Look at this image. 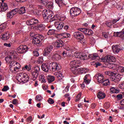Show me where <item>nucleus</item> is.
<instances>
[{"label": "nucleus", "mask_w": 124, "mask_h": 124, "mask_svg": "<svg viewBox=\"0 0 124 124\" xmlns=\"http://www.w3.org/2000/svg\"><path fill=\"white\" fill-rule=\"evenodd\" d=\"M65 49L66 51H64L62 53V55L63 57H67V56H70L73 53H75L74 56L75 58L77 59H79V60L81 61H85L88 59V56L85 53L76 52L77 48L74 46H68L65 47Z\"/></svg>", "instance_id": "1"}, {"label": "nucleus", "mask_w": 124, "mask_h": 124, "mask_svg": "<svg viewBox=\"0 0 124 124\" xmlns=\"http://www.w3.org/2000/svg\"><path fill=\"white\" fill-rule=\"evenodd\" d=\"M43 17L47 23L53 22L54 20H58L59 21H64L65 20V16H59L58 15L54 16V18L53 17V12L50 10H44L42 12Z\"/></svg>", "instance_id": "2"}, {"label": "nucleus", "mask_w": 124, "mask_h": 124, "mask_svg": "<svg viewBox=\"0 0 124 124\" xmlns=\"http://www.w3.org/2000/svg\"><path fill=\"white\" fill-rule=\"evenodd\" d=\"M42 69L45 72L50 71H58L62 69L61 65L57 62H53L49 63L48 65L46 63H44L41 65Z\"/></svg>", "instance_id": "3"}, {"label": "nucleus", "mask_w": 124, "mask_h": 124, "mask_svg": "<svg viewBox=\"0 0 124 124\" xmlns=\"http://www.w3.org/2000/svg\"><path fill=\"white\" fill-rule=\"evenodd\" d=\"M29 8L30 10L32 11L35 16H36V17H39V16H40V13L39 11H42L41 10L43 9V6L30 4L29 5Z\"/></svg>", "instance_id": "4"}, {"label": "nucleus", "mask_w": 124, "mask_h": 124, "mask_svg": "<svg viewBox=\"0 0 124 124\" xmlns=\"http://www.w3.org/2000/svg\"><path fill=\"white\" fill-rule=\"evenodd\" d=\"M16 79L20 83H25L29 81V78L27 74L22 73L17 76Z\"/></svg>", "instance_id": "5"}, {"label": "nucleus", "mask_w": 124, "mask_h": 124, "mask_svg": "<svg viewBox=\"0 0 124 124\" xmlns=\"http://www.w3.org/2000/svg\"><path fill=\"white\" fill-rule=\"evenodd\" d=\"M18 54L15 51H12L10 56L5 57V60L7 63H10L14 59H17Z\"/></svg>", "instance_id": "6"}, {"label": "nucleus", "mask_w": 124, "mask_h": 124, "mask_svg": "<svg viewBox=\"0 0 124 124\" xmlns=\"http://www.w3.org/2000/svg\"><path fill=\"white\" fill-rule=\"evenodd\" d=\"M40 72V67L38 66H36L34 67V71L32 73L31 79L33 81L36 80L38 74Z\"/></svg>", "instance_id": "7"}, {"label": "nucleus", "mask_w": 124, "mask_h": 124, "mask_svg": "<svg viewBox=\"0 0 124 124\" xmlns=\"http://www.w3.org/2000/svg\"><path fill=\"white\" fill-rule=\"evenodd\" d=\"M70 14L71 16H78L81 14V9L78 7H73L70 10Z\"/></svg>", "instance_id": "8"}, {"label": "nucleus", "mask_w": 124, "mask_h": 124, "mask_svg": "<svg viewBox=\"0 0 124 124\" xmlns=\"http://www.w3.org/2000/svg\"><path fill=\"white\" fill-rule=\"evenodd\" d=\"M17 52L19 53V54H24L25 53H27L28 50H29V47L26 45H20L17 48Z\"/></svg>", "instance_id": "9"}, {"label": "nucleus", "mask_w": 124, "mask_h": 124, "mask_svg": "<svg viewBox=\"0 0 124 124\" xmlns=\"http://www.w3.org/2000/svg\"><path fill=\"white\" fill-rule=\"evenodd\" d=\"M49 60H55V61H60L62 59V56L59 54H51L47 57Z\"/></svg>", "instance_id": "10"}, {"label": "nucleus", "mask_w": 124, "mask_h": 124, "mask_svg": "<svg viewBox=\"0 0 124 124\" xmlns=\"http://www.w3.org/2000/svg\"><path fill=\"white\" fill-rule=\"evenodd\" d=\"M73 35L75 38L78 40H82V39H84V34L79 31L74 32Z\"/></svg>", "instance_id": "11"}, {"label": "nucleus", "mask_w": 124, "mask_h": 124, "mask_svg": "<svg viewBox=\"0 0 124 124\" xmlns=\"http://www.w3.org/2000/svg\"><path fill=\"white\" fill-rule=\"evenodd\" d=\"M8 9V5L7 3L4 2V0H2V2L0 5V12H5Z\"/></svg>", "instance_id": "12"}, {"label": "nucleus", "mask_w": 124, "mask_h": 124, "mask_svg": "<svg viewBox=\"0 0 124 124\" xmlns=\"http://www.w3.org/2000/svg\"><path fill=\"white\" fill-rule=\"evenodd\" d=\"M112 49L114 54H118L121 50H124V47H120V46L118 45H116L112 46Z\"/></svg>", "instance_id": "13"}, {"label": "nucleus", "mask_w": 124, "mask_h": 124, "mask_svg": "<svg viewBox=\"0 0 124 124\" xmlns=\"http://www.w3.org/2000/svg\"><path fill=\"white\" fill-rule=\"evenodd\" d=\"M71 68H78L80 66V62L76 60L72 61L70 63Z\"/></svg>", "instance_id": "14"}, {"label": "nucleus", "mask_w": 124, "mask_h": 124, "mask_svg": "<svg viewBox=\"0 0 124 124\" xmlns=\"http://www.w3.org/2000/svg\"><path fill=\"white\" fill-rule=\"evenodd\" d=\"M38 23V19L36 18H32L31 19L28 20L26 22V24L28 26H32V25H35Z\"/></svg>", "instance_id": "15"}, {"label": "nucleus", "mask_w": 124, "mask_h": 124, "mask_svg": "<svg viewBox=\"0 0 124 124\" xmlns=\"http://www.w3.org/2000/svg\"><path fill=\"white\" fill-rule=\"evenodd\" d=\"M55 27L58 31H61L64 26V23L63 22H55Z\"/></svg>", "instance_id": "16"}, {"label": "nucleus", "mask_w": 124, "mask_h": 124, "mask_svg": "<svg viewBox=\"0 0 124 124\" xmlns=\"http://www.w3.org/2000/svg\"><path fill=\"white\" fill-rule=\"evenodd\" d=\"M16 13L19 14H24L26 13V8L25 7H21L20 8H15Z\"/></svg>", "instance_id": "17"}, {"label": "nucleus", "mask_w": 124, "mask_h": 124, "mask_svg": "<svg viewBox=\"0 0 124 124\" xmlns=\"http://www.w3.org/2000/svg\"><path fill=\"white\" fill-rule=\"evenodd\" d=\"M16 14H17L16 13V11L15 10V9H14L12 10L11 11L8 12L7 13V17L9 19H11L13 18L14 15H16Z\"/></svg>", "instance_id": "18"}, {"label": "nucleus", "mask_w": 124, "mask_h": 124, "mask_svg": "<svg viewBox=\"0 0 124 124\" xmlns=\"http://www.w3.org/2000/svg\"><path fill=\"white\" fill-rule=\"evenodd\" d=\"M32 42L33 44H39V43L41 42V39H40V37H39V36H34Z\"/></svg>", "instance_id": "19"}, {"label": "nucleus", "mask_w": 124, "mask_h": 124, "mask_svg": "<svg viewBox=\"0 0 124 124\" xmlns=\"http://www.w3.org/2000/svg\"><path fill=\"white\" fill-rule=\"evenodd\" d=\"M52 50H53V46H47L46 49H45V53L44 54V56L47 57L49 54L52 52Z\"/></svg>", "instance_id": "20"}, {"label": "nucleus", "mask_w": 124, "mask_h": 124, "mask_svg": "<svg viewBox=\"0 0 124 124\" xmlns=\"http://www.w3.org/2000/svg\"><path fill=\"white\" fill-rule=\"evenodd\" d=\"M121 79H122V76L120 74L111 77V80L113 82H119V81H121Z\"/></svg>", "instance_id": "21"}, {"label": "nucleus", "mask_w": 124, "mask_h": 124, "mask_svg": "<svg viewBox=\"0 0 124 124\" xmlns=\"http://www.w3.org/2000/svg\"><path fill=\"white\" fill-rule=\"evenodd\" d=\"M95 77H96L97 81L100 84L102 83V82H103L104 80V78L103 77V75L101 74H98V75H95Z\"/></svg>", "instance_id": "22"}, {"label": "nucleus", "mask_w": 124, "mask_h": 124, "mask_svg": "<svg viewBox=\"0 0 124 124\" xmlns=\"http://www.w3.org/2000/svg\"><path fill=\"white\" fill-rule=\"evenodd\" d=\"M116 61V58L114 56L111 55H108L107 56V62H115Z\"/></svg>", "instance_id": "23"}, {"label": "nucleus", "mask_w": 124, "mask_h": 124, "mask_svg": "<svg viewBox=\"0 0 124 124\" xmlns=\"http://www.w3.org/2000/svg\"><path fill=\"white\" fill-rule=\"evenodd\" d=\"M54 46L57 48L62 47V41L61 40H57L54 43Z\"/></svg>", "instance_id": "24"}, {"label": "nucleus", "mask_w": 124, "mask_h": 124, "mask_svg": "<svg viewBox=\"0 0 124 124\" xmlns=\"http://www.w3.org/2000/svg\"><path fill=\"white\" fill-rule=\"evenodd\" d=\"M108 68L117 70L119 65H118L115 63H110L108 64Z\"/></svg>", "instance_id": "25"}, {"label": "nucleus", "mask_w": 124, "mask_h": 124, "mask_svg": "<svg viewBox=\"0 0 124 124\" xmlns=\"http://www.w3.org/2000/svg\"><path fill=\"white\" fill-rule=\"evenodd\" d=\"M97 96L99 99H103V98H105L106 95L104 93L100 91L98 93Z\"/></svg>", "instance_id": "26"}, {"label": "nucleus", "mask_w": 124, "mask_h": 124, "mask_svg": "<svg viewBox=\"0 0 124 124\" xmlns=\"http://www.w3.org/2000/svg\"><path fill=\"white\" fill-rule=\"evenodd\" d=\"M89 58L93 61L94 60H98L99 59V56H98L97 53H93V54H90Z\"/></svg>", "instance_id": "27"}, {"label": "nucleus", "mask_w": 124, "mask_h": 124, "mask_svg": "<svg viewBox=\"0 0 124 124\" xmlns=\"http://www.w3.org/2000/svg\"><path fill=\"white\" fill-rule=\"evenodd\" d=\"M9 32H7L6 33H5V34H3L2 35V39L3 40H7V39H9L10 36H9Z\"/></svg>", "instance_id": "28"}, {"label": "nucleus", "mask_w": 124, "mask_h": 124, "mask_svg": "<svg viewBox=\"0 0 124 124\" xmlns=\"http://www.w3.org/2000/svg\"><path fill=\"white\" fill-rule=\"evenodd\" d=\"M116 36L124 39V28L121 31L116 32Z\"/></svg>", "instance_id": "29"}, {"label": "nucleus", "mask_w": 124, "mask_h": 124, "mask_svg": "<svg viewBox=\"0 0 124 124\" xmlns=\"http://www.w3.org/2000/svg\"><path fill=\"white\" fill-rule=\"evenodd\" d=\"M60 35H61L62 38H68V37H70V34L65 32L61 33L60 34Z\"/></svg>", "instance_id": "30"}, {"label": "nucleus", "mask_w": 124, "mask_h": 124, "mask_svg": "<svg viewBox=\"0 0 124 124\" xmlns=\"http://www.w3.org/2000/svg\"><path fill=\"white\" fill-rule=\"evenodd\" d=\"M47 80L48 83H52L55 80V77L54 76L48 75L47 76Z\"/></svg>", "instance_id": "31"}, {"label": "nucleus", "mask_w": 124, "mask_h": 124, "mask_svg": "<svg viewBox=\"0 0 124 124\" xmlns=\"http://www.w3.org/2000/svg\"><path fill=\"white\" fill-rule=\"evenodd\" d=\"M116 70L118 73H124V67L122 66H118Z\"/></svg>", "instance_id": "32"}, {"label": "nucleus", "mask_w": 124, "mask_h": 124, "mask_svg": "<svg viewBox=\"0 0 124 124\" xmlns=\"http://www.w3.org/2000/svg\"><path fill=\"white\" fill-rule=\"evenodd\" d=\"M79 70V74H82V73H87L89 70L88 69H85L83 68H80Z\"/></svg>", "instance_id": "33"}, {"label": "nucleus", "mask_w": 124, "mask_h": 124, "mask_svg": "<svg viewBox=\"0 0 124 124\" xmlns=\"http://www.w3.org/2000/svg\"><path fill=\"white\" fill-rule=\"evenodd\" d=\"M110 92L113 93H119L120 90L115 87H112L110 88Z\"/></svg>", "instance_id": "34"}, {"label": "nucleus", "mask_w": 124, "mask_h": 124, "mask_svg": "<svg viewBox=\"0 0 124 124\" xmlns=\"http://www.w3.org/2000/svg\"><path fill=\"white\" fill-rule=\"evenodd\" d=\"M79 68L77 69V68H71V71H72L73 73L76 74V75L79 74Z\"/></svg>", "instance_id": "35"}, {"label": "nucleus", "mask_w": 124, "mask_h": 124, "mask_svg": "<svg viewBox=\"0 0 124 124\" xmlns=\"http://www.w3.org/2000/svg\"><path fill=\"white\" fill-rule=\"evenodd\" d=\"M44 29H45V25L44 24H40L37 27V30H38L40 31H43Z\"/></svg>", "instance_id": "36"}, {"label": "nucleus", "mask_w": 124, "mask_h": 124, "mask_svg": "<svg viewBox=\"0 0 124 124\" xmlns=\"http://www.w3.org/2000/svg\"><path fill=\"white\" fill-rule=\"evenodd\" d=\"M40 81L42 82V83H46V79H45V76L43 75H41L39 76Z\"/></svg>", "instance_id": "37"}, {"label": "nucleus", "mask_w": 124, "mask_h": 124, "mask_svg": "<svg viewBox=\"0 0 124 124\" xmlns=\"http://www.w3.org/2000/svg\"><path fill=\"white\" fill-rule=\"evenodd\" d=\"M78 30L79 31L83 32V33H84V34H86L87 35V32L88 31V29H87L86 28H78Z\"/></svg>", "instance_id": "38"}, {"label": "nucleus", "mask_w": 124, "mask_h": 124, "mask_svg": "<svg viewBox=\"0 0 124 124\" xmlns=\"http://www.w3.org/2000/svg\"><path fill=\"white\" fill-rule=\"evenodd\" d=\"M102 83L104 86H108V85H109L110 84V80H109L108 79L105 80L104 79V81H103Z\"/></svg>", "instance_id": "39"}, {"label": "nucleus", "mask_w": 124, "mask_h": 124, "mask_svg": "<svg viewBox=\"0 0 124 124\" xmlns=\"http://www.w3.org/2000/svg\"><path fill=\"white\" fill-rule=\"evenodd\" d=\"M42 99H43V97L40 94L36 95L35 98V100H36V101H41Z\"/></svg>", "instance_id": "40"}, {"label": "nucleus", "mask_w": 124, "mask_h": 124, "mask_svg": "<svg viewBox=\"0 0 124 124\" xmlns=\"http://www.w3.org/2000/svg\"><path fill=\"white\" fill-rule=\"evenodd\" d=\"M55 1L60 7L63 4V0H55Z\"/></svg>", "instance_id": "41"}, {"label": "nucleus", "mask_w": 124, "mask_h": 124, "mask_svg": "<svg viewBox=\"0 0 124 124\" xmlns=\"http://www.w3.org/2000/svg\"><path fill=\"white\" fill-rule=\"evenodd\" d=\"M56 77L57 78H60V79H62L63 78V75L61 72H59L56 74Z\"/></svg>", "instance_id": "42"}, {"label": "nucleus", "mask_w": 124, "mask_h": 124, "mask_svg": "<svg viewBox=\"0 0 124 124\" xmlns=\"http://www.w3.org/2000/svg\"><path fill=\"white\" fill-rule=\"evenodd\" d=\"M55 32H56V30L54 29H50L47 32V34L48 35H51L52 34H54Z\"/></svg>", "instance_id": "43"}, {"label": "nucleus", "mask_w": 124, "mask_h": 124, "mask_svg": "<svg viewBox=\"0 0 124 124\" xmlns=\"http://www.w3.org/2000/svg\"><path fill=\"white\" fill-rule=\"evenodd\" d=\"M21 68V65H20V63L16 62V64L15 67H14V70L15 71H17V69H19Z\"/></svg>", "instance_id": "44"}, {"label": "nucleus", "mask_w": 124, "mask_h": 124, "mask_svg": "<svg viewBox=\"0 0 124 124\" xmlns=\"http://www.w3.org/2000/svg\"><path fill=\"white\" fill-rule=\"evenodd\" d=\"M17 63V62L12 61L10 63V66H11L10 68L11 67H13V66H16V64Z\"/></svg>", "instance_id": "45"}, {"label": "nucleus", "mask_w": 124, "mask_h": 124, "mask_svg": "<svg viewBox=\"0 0 124 124\" xmlns=\"http://www.w3.org/2000/svg\"><path fill=\"white\" fill-rule=\"evenodd\" d=\"M93 34V31L91 29H87V32L86 33V35H92Z\"/></svg>", "instance_id": "46"}, {"label": "nucleus", "mask_w": 124, "mask_h": 124, "mask_svg": "<svg viewBox=\"0 0 124 124\" xmlns=\"http://www.w3.org/2000/svg\"><path fill=\"white\" fill-rule=\"evenodd\" d=\"M23 69H24L25 70H27V71H30V70H31V66L26 65L24 67V68H23Z\"/></svg>", "instance_id": "47"}, {"label": "nucleus", "mask_w": 124, "mask_h": 124, "mask_svg": "<svg viewBox=\"0 0 124 124\" xmlns=\"http://www.w3.org/2000/svg\"><path fill=\"white\" fill-rule=\"evenodd\" d=\"M100 62H107V57H102L99 59Z\"/></svg>", "instance_id": "48"}, {"label": "nucleus", "mask_w": 124, "mask_h": 124, "mask_svg": "<svg viewBox=\"0 0 124 124\" xmlns=\"http://www.w3.org/2000/svg\"><path fill=\"white\" fill-rule=\"evenodd\" d=\"M106 25L107 27H108V28H112V26H113V23L112 21L107 22Z\"/></svg>", "instance_id": "49"}, {"label": "nucleus", "mask_w": 124, "mask_h": 124, "mask_svg": "<svg viewBox=\"0 0 124 124\" xmlns=\"http://www.w3.org/2000/svg\"><path fill=\"white\" fill-rule=\"evenodd\" d=\"M82 95V93H79L77 96V99L76 100V102L78 101H79L80 100V97H81V96Z\"/></svg>", "instance_id": "50"}, {"label": "nucleus", "mask_w": 124, "mask_h": 124, "mask_svg": "<svg viewBox=\"0 0 124 124\" xmlns=\"http://www.w3.org/2000/svg\"><path fill=\"white\" fill-rule=\"evenodd\" d=\"M84 80H91V75L90 74L86 75L84 78Z\"/></svg>", "instance_id": "51"}, {"label": "nucleus", "mask_w": 124, "mask_h": 124, "mask_svg": "<svg viewBox=\"0 0 124 124\" xmlns=\"http://www.w3.org/2000/svg\"><path fill=\"white\" fill-rule=\"evenodd\" d=\"M9 90V87L8 86H4L3 88L2 89V92H7Z\"/></svg>", "instance_id": "52"}, {"label": "nucleus", "mask_w": 124, "mask_h": 124, "mask_svg": "<svg viewBox=\"0 0 124 124\" xmlns=\"http://www.w3.org/2000/svg\"><path fill=\"white\" fill-rule=\"evenodd\" d=\"M37 62L38 63H42L43 62V57H40L38 58Z\"/></svg>", "instance_id": "53"}, {"label": "nucleus", "mask_w": 124, "mask_h": 124, "mask_svg": "<svg viewBox=\"0 0 124 124\" xmlns=\"http://www.w3.org/2000/svg\"><path fill=\"white\" fill-rule=\"evenodd\" d=\"M102 36L105 37V38H108L109 36V33L108 32H103Z\"/></svg>", "instance_id": "54"}, {"label": "nucleus", "mask_w": 124, "mask_h": 124, "mask_svg": "<svg viewBox=\"0 0 124 124\" xmlns=\"http://www.w3.org/2000/svg\"><path fill=\"white\" fill-rule=\"evenodd\" d=\"M47 102H48L49 104H54V103H55V101H54V100L50 98L48 99V100H47Z\"/></svg>", "instance_id": "55"}, {"label": "nucleus", "mask_w": 124, "mask_h": 124, "mask_svg": "<svg viewBox=\"0 0 124 124\" xmlns=\"http://www.w3.org/2000/svg\"><path fill=\"white\" fill-rule=\"evenodd\" d=\"M119 88L121 90H124V81L119 85Z\"/></svg>", "instance_id": "56"}, {"label": "nucleus", "mask_w": 124, "mask_h": 124, "mask_svg": "<svg viewBox=\"0 0 124 124\" xmlns=\"http://www.w3.org/2000/svg\"><path fill=\"white\" fill-rule=\"evenodd\" d=\"M104 107L106 109H109L110 108V103H106L104 105Z\"/></svg>", "instance_id": "57"}, {"label": "nucleus", "mask_w": 124, "mask_h": 124, "mask_svg": "<svg viewBox=\"0 0 124 124\" xmlns=\"http://www.w3.org/2000/svg\"><path fill=\"white\" fill-rule=\"evenodd\" d=\"M84 82L86 85H89L91 83V79H84Z\"/></svg>", "instance_id": "58"}, {"label": "nucleus", "mask_w": 124, "mask_h": 124, "mask_svg": "<svg viewBox=\"0 0 124 124\" xmlns=\"http://www.w3.org/2000/svg\"><path fill=\"white\" fill-rule=\"evenodd\" d=\"M33 54L34 56H35V57H38V56H39V53L38 51H34L33 52Z\"/></svg>", "instance_id": "59"}, {"label": "nucleus", "mask_w": 124, "mask_h": 124, "mask_svg": "<svg viewBox=\"0 0 124 124\" xmlns=\"http://www.w3.org/2000/svg\"><path fill=\"white\" fill-rule=\"evenodd\" d=\"M4 46H5L6 47H8V48H10V47H11V44L10 43H4Z\"/></svg>", "instance_id": "60"}, {"label": "nucleus", "mask_w": 124, "mask_h": 124, "mask_svg": "<svg viewBox=\"0 0 124 124\" xmlns=\"http://www.w3.org/2000/svg\"><path fill=\"white\" fill-rule=\"evenodd\" d=\"M117 97L118 100H120V99H122V98H123V95L122 94L117 95Z\"/></svg>", "instance_id": "61"}, {"label": "nucleus", "mask_w": 124, "mask_h": 124, "mask_svg": "<svg viewBox=\"0 0 124 124\" xmlns=\"http://www.w3.org/2000/svg\"><path fill=\"white\" fill-rule=\"evenodd\" d=\"M32 121V117L31 116H30L29 117L27 118V122H31Z\"/></svg>", "instance_id": "62"}, {"label": "nucleus", "mask_w": 124, "mask_h": 124, "mask_svg": "<svg viewBox=\"0 0 124 124\" xmlns=\"http://www.w3.org/2000/svg\"><path fill=\"white\" fill-rule=\"evenodd\" d=\"M69 86H67L65 88V92L66 93H67L68 92V91H69Z\"/></svg>", "instance_id": "63"}, {"label": "nucleus", "mask_w": 124, "mask_h": 124, "mask_svg": "<svg viewBox=\"0 0 124 124\" xmlns=\"http://www.w3.org/2000/svg\"><path fill=\"white\" fill-rule=\"evenodd\" d=\"M13 104H14L15 105H16V104H17V99H14V100H13Z\"/></svg>", "instance_id": "64"}]
</instances>
